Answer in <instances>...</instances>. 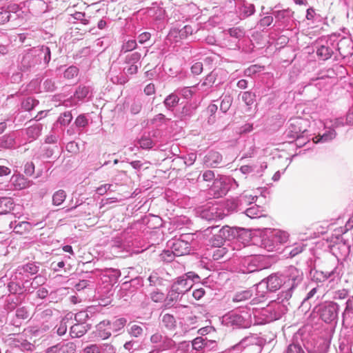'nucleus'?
Returning a JSON list of instances; mask_svg holds the SVG:
<instances>
[{
	"instance_id": "f257e3e1",
	"label": "nucleus",
	"mask_w": 353,
	"mask_h": 353,
	"mask_svg": "<svg viewBox=\"0 0 353 353\" xmlns=\"http://www.w3.org/2000/svg\"><path fill=\"white\" fill-rule=\"evenodd\" d=\"M283 290L278 294V300L281 303L288 301L292 296L296 288L299 286L303 279V272L294 266L288 267L283 274Z\"/></svg>"
},
{
	"instance_id": "f03ea898",
	"label": "nucleus",
	"mask_w": 353,
	"mask_h": 353,
	"mask_svg": "<svg viewBox=\"0 0 353 353\" xmlns=\"http://www.w3.org/2000/svg\"><path fill=\"white\" fill-rule=\"evenodd\" d=\"M50 61V50L42 46L34 48L25 53L21 60V68L27 70L43 63L48 64Z\"/></svg>"
},
{
	"instance_id": "7ed1b4c3",
	"label": "nucleus",
	"mask_w": 353,
	"mask_h": 353,
	"mask_svg": "<svg viewBox=\"0 0 353 353\" xmlns=\"http://www.w3.org/2000/svg\"><path fill=\"white\" fill-rule=\"evenodd\" d=\"M279 305H272L259 310H252L254 325H263L270 323L281 318V312Z\"/></svg>"
},
{
	"instance_id": "20e7f679",
	"label": "nucleus",
	"mask_w": 353,
	"mask_h": 353,
	"mask_svg": "<svg viewBox=\"0 0 353 353\" xmlns=\"http://www.w3.org/2000/svg\"><path fill=\"white\" fill-rule=\"evenodd\" d=\"M339 307V305L334 301H325L316 305L313 312L325 323H332L337 321Z\"/></svg>"
},
{
	"instance_id": "39448f33",
	"label": "nucleus",
	"mask_w": 353,
	"mask_h": 353,
	"mask_svg": "<svg viewBox=\"0 0 353 353\" xmlns=\"http://www.w3.org/2000/svg\"><path fill=\"white\" fill-rule=\"evenodd\" d=\"M227 320L228 324L236 327H248L254 324L252 310L250 308L232 312L228 315Z\"/></svg>"
},
{
	"instance_id": "423d86ee",
	"label": "nucleus",
	"mask_w": 353,
	"mask_h": 353,
	"mask_svg": "<svg viewBox=\"0 0 353 353\" xmlns=\"http://www.w3.org/2000/svg\"><path fill=\"white\" fill-rule=\"evenodd\" d=\"M199 276L193 272H189L178 277L171 287L176 293L183 294L188 292L194 282H198Z\"/></svg>"
},
{
	"instance_id": "0eeeda50",
	"label": "nucleus",
	"mask_w": 353,
	"mask_h": 353,
	"mask_svg": "<svg viewBox=\"0 0 353 353\" xmlns=\"http://www.w3.org/2000/svg\"><path fill=\"white\" fill-rule=\"evenodd\" d=\"M226 77L225 71L221 68L213 70L204 79L203 81L196 85L199 90L208 92L214 85L216 86L223 83Z\"/></svg>"
},
{
	"instance_id": "6e6552de",
	"label": "nucleus",
	"mask_w": 353,
	"mask_h": 353,
	"mask_svg": "<svg viewBox=\"0 0 353 353\" xmlns=\"http://www.w3.org/2000/svg\"><path fill=\"white\" fill-rule=\"evenodd\" d=\"M234 184L238 186L235 179L227 176H221L214 180L211 190L217 197H221L227 194Z\"/></svg>"
},
{
	"instance_id": "1a4fd4ad",
	"label": "nucleus",
	"mask_w": 353,
	"mask_h": 353,
	"mask_svg": "<svg viewBox=\"0 0 353 353\" xmlns=\"http://www.w3.org/2000/svg\"><path fill=\"white\" fill-rule=\"evenodd\" d=\"M307 121L300 117L290 119L286 136L292 139H299L307 131Z\"/></svg>"
},
{
	"instance_id": "9d476101",
	"label": "nucleus",
	"mask_w": 353,
	"mask_h": 353,
	"mask_svg": "<svg viewBox=\"0 0 353 353\" xmlns=\"http://www.w3.org/2000/svg\"><path fill=\"white\" fill-rule=\"evenodd\" d=\"M263 343V339L254 334L244 337L238 345L247 352L261 353Z\"/></svg>"
},
{
	"instance_id": "9b49d317",
	"label": "nucleus",
	"mask_w": 353,
	"mask_h": 353,
	"mask_svg": "<svg viewBox=\"0 0 353 353\" xmlns=\"http://www.w3.org/2000/svg\"><path fill=\"white\" fill-rule=\"evenodd\" d=\"M283 274H272L256 285V291L259 292V289L263 288L265 286L270 292H275L280 288L283 290Z\"/></svg>"
},
{
	"instance_id": "f8f14e48",
	"label": "nucleus",
	"mask_w": 353,
	"mask_h": 353,
	"mask_svg": "<svg viewBox=\"0 0 353 353\" xmlns=\"http://www.w3.org/2000/svg\"><path fill=\"white\" fill-rule=\"evenodd\" d=\"M289 234L282 230H275L267 239L263 240V244L268 250H272L278 245L283 244L288 240Z\"/></svg>"
},
{
	"instance_id": "ddd939ff",
	"label": "nucleus",
	"mask_w": 353,
	"mask_h": 353,
	"mask_svg": "<svg viewBox=\"0 0 353 353\" xmlns=\"http://www.w3.org/2000/svg\"><path fill=\"white\" fill-rule=\"evenodd\" d=\"M141 54L138 52L128 54L124 59V63L125 64L123 68L124 72L128 74H136L141 66Z\"/></svg>"
},
{
	"instance_id": "4468645a",
	"label": "nucleus",
	"mask_w": 353,
	"mask_h": 353,
	"mask_svg": "<svg viewBox=\"0 0 353 353\" xmlns=\"http://www.w3.org/2000/svg\"><path fill=\"white\" fill-rule=\"evenodd\" d=\"M341 274V270L337 265H335L332 270H325L324 271L315 270L312 274L313 280L317 282H323L328 279L334 280L339 277Z\"/></svg>"
},
{
	"instance_id": "2eb2a0df",
	"label": "nucleus",
	"mask_w": 353,
	"mask_h": 353,
	"mask_svg": "<svg viewBox=\"0 0 353 353\" xmlns=\"http://www.w3.org/2000/svg\"><path fill=\"white\" fill-rule=\"evenodd\" d=\"M170 248L172 254L176 256L188 254L191 250L190 244L183 239L174 240Z\"/></svg>"
},
{
	"instance_id": "dca6fc26",
	"label": "nucleus",
	"mask_w": 353,
	"mask_h": 353,
	"mask_svg": "<svg viewBox=\"0 0 353 353\" xmlns=\"http://www.w3.org/2000/svg\"><path fill=\"white\" fill-rule=\"evenodd\" d=\"M316 49L318 57L323 61L331 58L334 52L333 44L329 41H325L323 43L317 42Z\"/></svg>"
},
{
	"instance_id": "f3484780",
	"label": "nucleus",
	"mask_w": 353,
	"mask_h": 353,
	"mask_svg": "<svg viewBox=\"0 0 353 353\" xmlns=\"http://www.w3.org/2000/svg\"><path fill=\"white\" fill-rule=\"evenodd\" d=\"M222 160V155L219 152L211 150L204 157L203 163L207 168H216Z\"/></svg>"
},
{
	"instance_id": "a211bd4d",
	"label": "nucleus",
	"mask_w": 353,
	"mask_h": 353,
	"mask_svg": "<svg viewBox=\"0 0 353 353\" xmlns=\"http://www.w3.org/2000/svg\"><path fill=\"white\" fill-rule=\"evenodd\" d=\"M126 323L127 320L125 318L115 319L112 321L103 320L101 321L100 327L106 325L109 327V330H111V332H117L121 330L125 327Z\"/></svg>"
},
{
	"instance_id": "6ab92c4d",
	"label": "nucleus",
	"mask_w": 353,
	"mask_h": 353,
	"mask_svg": "<svg viewBox=\"0 0 353 353\" xmlns=\"http://www.w3.org/2000/svg\"><path fill=\"white\" fill-rule=\"evenodd\" d=\"M272 14L276 19L275 25L281 26L288 21L292 16V12L290 9H284L281 10H274Z\"/></svg>"
},
{
	"instance_id": "aec40b11",
	"label": "nucleus",
	"mask_w": 353,
	"mask_h": 353,
	"mask_svg": "<svg viewBox=\"0 0 353 353\" xmlns=\"http://www.w3.org/2000/svg\"><path fill=\"white\" fill-rule=\"evenodd\" d=\"M10 183L15 190H23L30 186V181L21 174H14L10 179Z\"/></svg>"
},
{
	"instance_id": "412c9836",
	"label": "nucleus",
	"mask_w": 353,
	"mask_h": 353,
	"mask_svg": "<svg viewBox=\"0 0 353 353\" xmlns=\"http://www.w3.org/2000/svg\"><path fill=\"white\" fill-rule=\"evenodd\" d=\"M43 125L40 123L34 124L26 129V134L29 141L36 140L41 134Z\"/></svg>"
},
{
	"instance_id": "4be33fe9",
	"label": "nucleus",
	"mask_w": 353,
	"mask_h": 353,
	"mask_svg": "<svg viewBox=\"0 0 353 353\" xmlns=\"http://www.w3.org/2000/svg\"><path fill=\"white\" fill-rule=\"evenodd\" d=\"M218 233H219V236H221L225 241H230L236 236L238 229L225 225L219 230Z\"/></svg>"
},
{
	"instance_id": "5701e85b",
	"label": "nucleus",
	"mask_w": 353,
	"mask_h": 353,
	"mask_svg": "<svg viewBox=\"0 0 353 353\" xmlns=\"http://www.w3.org/2000/svg\"><path fill=\"white\" fill-rule=\"evenodd\" d=\"M14 201L10 197L0 198V213L7 214L10 212L14 208Z\"/></svg>"
},
{
	"instance_id": "b1692460",
	"label": "nucleus",
	"mask_w": 353,
	"mask_h": 353,
	"mask_svg": "<svg viewBox=\"0 0 353 353\" xmlns=\"http://www.w3.org/2000/svg\"><path fill=\"white\" fill-rule=\"evenodd\" d=\"M241 18L245 19L252 15L255 12L254 6L252 3H248L243 1L239 7Z\"/></svg>"
},
{
	"instance_id": "393cba45",
	"label": "nucleus",
	"mask_w": 353,
	"mask_h": 353,
	"mask_svg": "<svg viewBox=\"0 0 353 353\" xmlns=\"http://www.w3.org/2000/svg\"><path fill=\"white\" fill-rule=\"evenodd\" d=\"M179 102V97L176 92L172 93L167 96L164 99L163 104L169 110H172Z\"/></svg>"
},
{
	"instance_id": "a878e982",
	"label": "nucleus",
	"mask_w": 353,
	"mask_h": 353,
	"mask_svg": "<svg viewBox=\"0 0 353 353\" xmlns=\"http://www.w3.org/2000/svg\"><path fill=\"white\" fill-rule=\"evenodd\" d=\"M86 326L81 323H76L70 327V335L72 338H79L87 332Z\"/></svg>"
},
{
	"instance_id": "bb28decb",
	"label": "nucleus",
	"mask_w": 353,
	"mask_h": 353,
	"mask_svg": "<svg viewBox=\"0 0 353 353\" xmlns=\"http://www.w3.org/2000/svg\"><path fill=\"white\" fill-rule=\"evenodd\" d=\"M14 137L11 134H5L0 137V148H12L14 146Z\"/></svg>"
},
{
	"instance_id": "cd10ccee",
	"label": "nucleus",
	"mask_w": 353,
	"mask_h": 353,
	"mask_svg": "<svg viewBox=\"0 0 353 353\" xmlns=\"http://www.w3.org/2000/svg\"><path fill=\"white\" fill-rule=\"evenodd\" d=\"M255 98V94L251 91L241 92L239 94V99H241L247 106H251L254 103Z\"/></svg>"
},
{
	"instance_id": "c85d7f7f",
	"label": "nucleus",
	"mask_w": 353,
	"mask_h": 353,
	"mask_svg": "<svg viewBox=\"0 0 353 353\" xmlns=\"http://www.w3.org/2000/svg\"><path fill=\"white\" fill-rule=\"evenodd\" d=\"M244 213L251 219L259 218L263 216V210L255 204L246 209Z\"/></svg>"
},
{
	"instance_id": "c756f323",
	"label": "nucleus",
	"mask_w": 353,
	"mask_h": 353,
	"mask_svg": "<svg viewBox=\"0 0 353 353\" xmlns=\"http://www.w3.org/2000/svg\"><path fill=\"white\" fill-rule=\"evenodd\" d=\"M353 317V299H348L345 303V308L342 313L343 322Z\"/></svg>"
},
{
	"instance_id": "7c9ffc66",
	"label": "nucleus",
	"mask_w": 353,
	"mask_h": 353,
	"mask_svg": "<svg viewBox=\"0 0 353 353\" xmlns=\"http://www.w3.org/2000/svg\"><path fill=\"white\" fill-rule=\"evenodd\" d=\"M208 341L206 339H203L201 336L196 337L192 341L190 345L192 351H201L205 346L207 345Z\"/></svg>"
},
{
	"instance_id": "2f4dec72",
	"label": "nucleus",
	"mask_w": 353,
	"mask_h": 353,
	"mask_svg": "<svg viewBox=\"0 0 353 353\" xmlns=\"http://www.w3.org/2000/svg\"><path fill=\"white\" fill-rule=\"evenodd\" d=\"M127 332L131 336L138 338L143 335V329L139 325L132 324L128 325Z\"/></svg>"
},
{
	"instance_id": "473e14b6",
	"label": "nucleus",
	"mask_w": 353,
	"mask_h": 353,
	"mask_svg": "<svg viewBox=\"0 0 353 353\" xmlns=\"http://www.w3.org/2000/svg\"><path fill=\"white\" fill-rule=\"evenodd\" d=\"M221 102L220 105V110L225 113L230 109L232 103V97L230 94H225L221 97Z\"/></svg>"
},
{
	"instance_id": "72a5a7b5",
	"label": "nucleus",
	"mask_w": 353,
	"mask_h": 353,
	"mask_svg": "<svg viewBox=\"0 0 353 353\" xmlns=\"http://www.w3.org/2000/svg\"><path fill=\"white\" fill-rule=\"evenodd\" d=\"M66 198V193L63 190L55 192L52 196V204L54 205H60L63 203Z\"/></svg>"
},
{
	"instance_id": "f704fd0d",
	"label": "nucleus",
	"mask_w": 353,
	"mask_h": 353,
	"mask_svg": "<svg viewBox=\"0 0 353 353\" xmlns=\"http://www.w3.org/2000/svg\"><path fill=\"white\" fill-rule=\"evenodd\" d=\"M252 296L250 290H244L235 294L232 298L233 302H241L250 299Z\"/></svg>"
},
{
	"instance_id": "c9c22d12",
	"label": "nucleus",
	"mask_w": 353,
	"mask_h": 353,
	"mask_svg": "<svg viewBox=\"0 0 353 353\" xmlns=\"http://www.w3.org/2000/svg\"><path fill=\"white\" fill-rule=\"evenodd\" d=\"M175 346V342L167 337V336H163V341H161V343H160L159 345H156V347H157L160 351H164V350H170L172 347H174Z\"/></svg>"
},
{
	"instance_id": "e433bc0d",
	"label": "nucleus",
	"mask_w": 353,
	"mask_h": 353,
	"mask_svg": "<svg viewBox=\"0 0 353 353\" xmlns=\"http://www.w3.org/2000/svg\"><path fill=\"white\" fill-rule=\"evenodd\" d=\"M148 281L150 285H161L163 283V279L160 275V272L158 270L153 271L148 277Z\"/></svg>"
},
{
	"instance_id": "4c0bfd02",
	"label": "nucleus",
	"mask_w": 353,
	"mask_h": 353,
	"mask_svg": "<svg viewBox=\"0 0 353 353\" xmlns=\"http://www.w3.org/2000/svg\"><path fill=\"white\" fill-rule=\"evenodd\" d=\"M336 133L334 129H329L324 132L322 135H319L316 142H327L334 139L336 137Z\"/></svg>"
},
{
	"instance_id": "58836bf2",
	"label": "nucleus",
	"mask_w": 353,
	"mask_h": 353,
	"mask_svg": "<svg viewBox=\"0 0 353 353\" xmlns=\"http://www.w3.org/2000/svg\"><path fill=\"white\" fill-rule=\"evenodd\" d=\"M100 325L101 322L97 326L98 336L103 340L108 339L112 334L111 330H109V327L104 325L100 327Z\"/></svg>"
},
{
	"instance_id": "ea45409f",
	"label": "nucleus",
	"mask_w": 353,
	"mask_h": 353,
	"mask_svg": "<svg viewBox=\"0 0 353 353\" xmlns=\"http://www.w3.org/2000/svg\"><path fill=\"white\" fill-rule=\"evenodd\" d=\"M90 89L89 87L87 86H79V88L77 89L74 97V98L77 99L78 100H83L85 97H88V94L90 93Z\"/></svg>"
},
{
	"instance_id": "a19ab883",
	"label": "nucleus",
	"mask_w": 353,
	"mask_h": 353,
	"mask_svg": "<svg viewBox=\"0 0 353 353\" xmlns=\"http://www.w3.org/2000/svg\"><path fill=\"white\" fill-rule=\"evenodd\" d=\"M60 353H75L76 345L72 342L59 343Z\"/></svg>"
},
{
	"instance_id": "79ce46f5",
	"label": "nucleus",
	"mask_w": 353,
	"mask_h": 353,
	"mask_svg": "<svg viewBox=\"0 0 353 353\" xmlns=\"http://www.w3.org/2000/svg\"><path fill=\"white\" fill-rule=\"evenodd\" d=\"M162 323L169 330H172L176 326L174 317L169 314H165L163 316Z\"/></svg>"
},
{
	"instance_id": "37998d69",
	"label": "nucleus",
	"mask_w": 353,
	"mask_h": 353,
	"mask_svg": "<svg viewBox=\"0 0 353 353\" xmlns=\"http://www.w3.org/2000/svg\"><path fill=\"white\" fill-rule=\"evenodd\" d=\"M137 47V41L134 39L128 40L121 46V53H126L128 52H130Z\"/></svg>"
},
{
	"instance_id": "c03bdc74",
	"label": "nucleus",
	"mask_w": 353,
	"mask_h": 353,
	"mask_svg": "<svg viewBox=\"0 0 353 353\" xmlns=\"http://www.w3.org/2000/svg\"><path fill=\"white\" fill-rule=\"evenodd\" d=\"M192 30L191 26H185L179 32L175 29L171 30L169 34L170 36L174 35L175 37H176V34H179L180 39H183L187 37L188 34H192Z\"/></svg>"
},
{
	"instance_id": "a18cd8bd",
	"label": "nucleus",
	"mask_w": 353,
	"mask_h": 353,
	"mask_svg": "<svg viewBox=\"0 0 353 353\" xmlns=\"http://www.w3.org/2000/svg\"><path fill=\"white\" fill-rule=\"evenodd\" d=\"M195 88H197V86L194 85L192 87H184L182 88H179L176 92H177L178 94L181 95L185 99H190L194 94V91L192 89Z\"/></svg>"
},
{
	"instance_id": "49530a36",
	"label": "nucleus",
	"mask_w": 353,
	"mask_h": 353,
	"mask_svg": "<svg viewBox=\"0 0 353 353\" xmlns=\"http://www.w3.org/2000/svg\"><path fill=\"white\" fill-rule=\"evenodd\" d=\"M263 69V66L256 65V64L252 65L244 70L243 74L245 77H252V76L255 75L258 72H260Z\"/></svg>"
},
{
	"instance_id": "de8ad7c7",
	"label": "nucleus",
	"mask_w": 353,
	"mask_h": 353,
	"mask_svg": "<svg viewBox=\"0 0 353 353\" xmlns=\"http://www.w3.org/2000/svg\"><path fill=\"white\" fill-rule=\"evenodd\" d=\"M226 208L230 212H237L243 209L237 198L228 200L226 203Z\"/></svg>"
},
{
	"instance_id": "09e8293b",
	"label": "nucleus",
	"mask_w": 353,
	"mask_h": 353,
	"mask_svg": "<svg viewBox=\"0 0 353 353\" xmlns=\"http://www.w3.org/2000/svg\"><path fill=\"white\" fill-rule=\"evenodd\" d=\"M256 199L257 196H256L248 195L246 194H243L241 195L239 198H237L241 205H243L244 204H252L256 201Z\"/></svg>"
},
{
	"instance_id": "8fccbe9b",
	"label": "nucleus",
	"mask_w": 353,
	"mask_h": 353,
	"mask_svg": "<svg viewBox=\"0 0 353 353\" xmlns=\"http://www.w3.org/2000/svg\"><path fill=\"white\" fill-rule=\"evenodd\" d=\"M285 353H305L302 346L298 343H292L286 348Z\"/></svg>"
},
{
	"instance_id": "3c124183",
	"label": "nucleus",
	"mask_w": 353,
	"mask_h": 353,
	"mask_svg": "<svg viewBox=\"0 0 353 353\" xmlns=\"http://www.w3.org/2000/svg\"><path fill=\"white\" fill-rule=\"evenodd\" d=\"M72 119V115L70 112H65L61 114L57 120V122L60 123L61 125H68Z\"/></svg>"
},
{
	"instance_id": "603ef678",
	"label": "nucleus",
	"mask_w": 353,
	"mask_h": 353,
	"mask_svg": "<svg viewBox=\"0 0 353 353\" xmlns=\"http://www.w3.org/2000/svg\"><path fill=\"white\" fill-rule=\"evenodd\" d=\"M228 32L230 37L235 38L236 39H241L245 36V31L243 28L239 27L232 28L228 30Z\"/></svg>"
},
{
	"instance_id": "864d4df0",
	"label": "nucleus",
	"mask_w": 353,
	"mask_h": 353,
	"mask_svg": "<svg viewBox=\"0 0 353 353\" xmlns=\"http://www.w3.org/2000/svg\"><path fill=\"white\" fill-rule=\"evenodd\" d=\"M176 353H194L192 351V347L189 341H183L179 343Z\"/></svg>"
},
{
	"instance_id": "5fc2aeb1",
	"label": "nucleus",
	"mask_w": 353,
	"mask_h": 353,
	"mask_svg": "<svg viewBox=\"0 0 353 353\" xmlns=\"http://www.w3.org/2000/svg\"><path fill=\"white\" fill-rule=\"evenodd\" d=\"M38 104V101L32 98L28 97L26 100H24L22 103V108L27 111H30L32 110Z\"/></svg>"
},
{
	"instance_id": "6e6d98bb",
	"label": "nucleus",
	"mask_w": 353,
	"mask_h": 353,
	"mask_svg": "<svg viewBox=\"0 0 353 353\" xmlns=\"http://www.w3.org/2000/svg\"><path fill=\"white\" fill-rule=\"evenodd\" d=\"M105 276H107L110 278V282L116 283L117 279L121 276V272L119 270L117 269H108L105 271Z\"/></svg>"
},
{
	"instance_id": "4d7b16f0",
	"label": "nucleus",
	"mask_w": 353,
	"mask_h": 353,
	"mask_svg": "<svg viewBox=\"0 0 353 353\" xmlns=\"http://www.w3.org/2000/svg\"><path fill=\"white\" fill-rule=\"evenodd\" d=\"M139 345L138 342L134 340L126 341L123 345V348L129 353H134L135 351L139 350Z\"/></svg>"
},
{
	"instance_id": "13d9d810",
	"label": "nucleus",
	"mask_w": 353,
	"mask_h": 353,
	"mask_svg": "<svg viewBox=\"0 0 353 353\" xmlns=\"http://www.w3.org/2000/svg\"><path fill=\"white\" fill-rule=\"evenodd\" d=\"M68 321V319H63L60 321L59 324L55 327L56 332L58 335L63 336L66 333L67 328H68V325H67Z\"/></svg>"
},
{
	"instance_id": "bf43d9fd",
	"label": "nucleus",
	"mask_w": 353,
	"mask_h": 353,
	"mask_svg": "<svg viewBox=\"0 0 353 353\" xmlns=\"http://www.w3.org/2000/svg\"><path fill=\"white\" fill-rule=\"evenodd\" d=\"M180 295L181 294L176 293V291L173 290V288L171 287V289L168 292L166 298L165 297V301L167 302L168 305L172 304L178 300Z\"/></svg>"
},
{
	"instance_id": "052dcab7",
	"label": "nucleus",
	"mask_w": 353,
	"mask_h": 353,
	"mask_svg": "<svg viewBox=\"0 0 353 353\" xmlns=\"http://www.w3.org/2000/svg\"><path fill=\"white\" fill-rule=\"evenodd\" d=\"M23 271L31 275L35 274L39 271V266L32 263H28L21 267Z\"/></svg>"
},
{
	"instance_id": "680f3d73",
	"label": "nucleus",
	"mask_w": 353,
	"mask_h": 353,
	"mask_svg": "<svg viewBox=\"0 0 353 353\" xmlns=\"http://www.w3.org/2000/svg\"><path fill=\"white\" fill-rule=\"evenodd\" d=\"M79 72V69L76 66H70L68 68L64 73L63 77L68 79H72L74 77H77Z\"/></svg>"
},
{
	"instance_id": "e2e57ef3",
	"label": "nucleus",
	"mask_w": 353,
	"mask_h": 353,
	"mask_svg": "<svg viewBox=\"0 0 353 353\" xmlns=\"http://www.w3.org/2000/svg\"><path fill=\"white\" fill-rule=\"evenodd\" d=\"M274 21V16H265L260 19L258 22L257 26L259 28H265L266 27L270 26Z\"/></svg>"
},
{
	"instance_id": "0e129e2a",
	"label": "nucleus",
	"mask_w": 353,
	"mask_h": 353,
	"mask_svg": "<svg viewBox=\"0 0 353 353\" xmlns=\"http://www.w3.org/2000/svg\"><path fill=\"white\" fill-rule=\"evenodd\" d=\"M74 124L79 128H85L88 124V120L84 114H80L75 119Z\"/></svg>"
},
{
	"instance_id": "69168bd1",
	"label": "nucleus",
	"mask_w": 353,
	"mask_h": 353,
	"mask_svg": "<svg viewBox=\"0 0 353 353\" xmlns=\"http://www.w3.org/2000/svg\"><path fill=\"white\" fill-rule=\"evenodd\" d=\"M31 228L30 223L27 221L19 222L16 225L14 230L17 232L22 233L23 231H29Z\"/></svg>"
},
{
	"instance_id": "338daca9",
	"label": "nucleus",
	"mask_w": 353,
	"mask_h": 353,
	"mask_svg": "<svg viewBox=\"0 0 353 353\" xmlns=\"http://www.w3.org/2000/svg\"><path fill=\"white\" fill-rule=\"evenodd\" d=\"M112 187H113L112 184H109V183L103 184L97 188L96 192L99 195H103L108 191H111V192L114 191V190L112 188Z\"/></svg>"
},
{
	"instance_id": "774afa93",
	"label": "nucleus",
	"mask_w": 353,
	"mask_h": 353,
	"mask_svg": "<svg viewBox=\"0 0 353 353\" xmlns=\"http://www.w3.org/2000/svg\"><path fill=\"white\" fill-rule=\"evenodd\" d=\"M150 299L155 303H160L165 300V295L159 291H154L150 293Z\"/></svg>"
}]
</instances>
